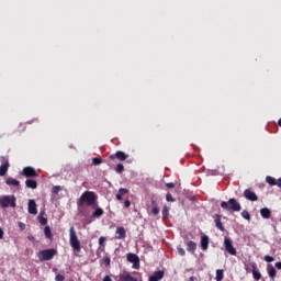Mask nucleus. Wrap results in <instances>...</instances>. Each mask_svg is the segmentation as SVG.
<instances>
[{"label": "nucleus", "mask_w": 281, "mask_h": 281, "mask_svg": "<svg viewBox=\"0 0 281 281\" xmlns=\"http://www.w3.org/2000/svg\"><path fill=\"white\" fill-rule=\"evenodd\" d=\"M98 203V195L93 191H85L78 202V207H85V205H88V207H91V205H95Z\"/></svg>", "instance_id": "f257e3e1"}, {"label": "nucleus", "mask_w": 281, "mask_h": 281, "mask_svg": "<svg viewBox=\"0 0 281 281\" xmlns=\"http://www.w3.org/2000/svg\"><path fill=\"white\" fill-rule=\"evenodd\" d=\"M221 207L223 210H226L227 212H229V210L232 212H240V210H243V206L234 198H231L228 202L226 201L221 202Z\"/></svg>", "instance_id": "f03ea898"}, {"label": "nucleus", "mask_w": 281, "mask_h": 281, "mask_svg": "<svg viewBox=\"0 0 281 281\" xmlns=\"http://www.w3.org/2000/svg\"><path fill=\"white\" fill-rule=\"evenodd\" d=\"M0 207H16V196L14 195H4L0 198Z\"/></svg>", "instance_id": "7ed1b4c3"}, {"label": "nucleus", "mask_w": 281, "mask_h": 281, "mask_svg": "<svg viewBox=\"0 0 281 281\" xmlns=\"http://www.w3.org/2000/svg\"><path fill=\"white\" fill-rule=\"evenodd\" d=\"M69 236H70V247H72L75 251H80L81 250L80 240L78 239V235H76V228H74V226H71L69 229Z\"/></svg>", "instance_id": "20e7f679"}, {"label": "nucleus", "mask_w": 281, "mask_h": 281, "mask_svg": "<svg viewBox=\"0 0 281 281\" xmlns=\"http://www.w3.org/2000/svg\"><path fill=\"white\" fill-rule=\"evenodd\" d=\"M56 254H58V251L54 248L45 249L38 252V258L42 262H45L47 260H52Z\"/></svg>", "instance_id": "39448f33"}, {"label": "nucleus", "mask_w": 281, "mask_h": 281, "mask_svg": "<svg viewBox=\"0 0 281 281\" xmlns=\"http://www.w3.org/2000/svg\"><path fill=\"white\" fill-rule=\"evenodd\" d=\"M0 177H5L10 170V159L5 156H0Z\"/></svg>", "instance_id": "423d86ee"}, {"label": "nucleus", "mask_w": 281, "mask_h": 281, "mask_svg": "<svg viewBox=\"0 0 281 281\" xmlns=\"http://www.w3.org/2000/svg\"><path fill=\"white\" fill-rule=\"evenodd\" d=\"M23 177H26V179H36L38 177V173L36 172V169L34 167H24L22 170Z\"/></svg>", "instance_id": "0eeeda50"}, {"label": "nucleus", "mask_w": 281, "mask_h": 281, "mask_svg": "<svg viewBox=\"0 0 281 281\" xmlns=\"http://www.w3.org/2000/svg\"><path fill=\"white\" fill-rule=\"evenodd\" d=\"M224 247L227 254H229L231 256H236V248H234V245L232 244V239L225 237Z\"/></svg>", "instance_id": "6e6552de"}, {"label": "nucleus", "mask_w": 281, "mask_h": 281, "mask_svg": "<svg viewBox=\"0 0 281 281\" xmlns=\"http://www.w3.org/2000/svg\"><path fill=\"white\" fill-rule=\"evenodd\" d=\"M127 261L133 263V269H139V257L133 252H128Z\"/></svg>", "instance_id": "1a4fd4ad"}, {"label": "nucleus", "mask_w": 281, "mask_h": 281, "mask_svg": "<svg viewBox=\"0 0 281 281\" xmlns=\"http://www.w3.org/2000/svg\"><path fill=\"white\" fill-rule=\"evenodd\" d=\"M250 266H251V269H252L254 280H256V281L261 280L262 273H260V269H258V263L252 262V263H250Z\"/></svg>", "instance_id": "9d476101"}, {"label": "nucleus", "mask_w": 281, "mask_h": 281, "mask_svg": "<svg viewBox=\"0 0 281 281\" xmlns=\"http://www.w3.org/2000/svg\"><path fill=\"white\" fill-rule=\"evenodd\" d=\"M110 159H119V161H126L128 159V155H126V153L122 150H119L114 155H111Z\"/></svg>", "instance_id": "9b49d317"}, {"label": "nucleus", "mask_w": 281, "mask_h": 281, "mask_svg": "<svg viewBox=\"0 0 281 281\" xmlns=\"http://www.w3.org/2000/svg\"><path fill=\"white\" fill-rule=\"evenodd\" d=\"M115 238L117 240H124V238H126V228H124V226L116 227Z\"/></svg>", "instance_id": "f8f14e48"}, {"label": "nucleus", "mask_w": 281, "mask_h": 281, "mask_svg": "<svg viewBox=\"0 0 281 281\" xmlns=\"http://www.w3.org/2000/svg\"><path fill=\"white\" fill-rule=\"evenodd\" d=\"M27 210L29 214H33V216H36V214H38V209L36 207L35 200H29Z\"/></svg>", "instance_id": "ddd939ff"}, {"label": "nucleus", "mask_w": 281, "mask_h": 281, "mask_svg": "<svg viewBox=\"0 0 281 281\" xmlns=\"http://www.w3.org/2000/svg\"><path fill=\"white\" fill-rule=\"evenodd\" d=\"M244 196L247 199V201H258V195L256 192L251 191L250 189H246L244 191Z\"/></svg>", "instance_id": "4468645a"}, {"label": "nucleus", "mask_w": 281, "mask_h": 281, "mask_svg": "<svg viewBox=\"0 0 281 281\" xmlns=\"http://www.w3.org/2000/svg\"><path fill=\"white\" fill-rule=\"evenodd\" d=\"M164 276H165L164 270H158V271L154 272L153 276H150L148 280L149 281L164 280Z\"/></svg>", "instance_id": "2eb2a0df"}, {"label": "nucleus", "mask_w": 281, "mask_h": 281, "mask_svg": "<svg viewBox=\"0 0 281 281\" xmlns=\"http://www.w3.org/2000/svg\"><path fill=\"white\" fill-rule=\"evenodd\" d=\"M207 247H210V237H207V235H204L201 237V249L203 251H207Z\"/></svg>", "instance_id": "dca6fc26"}, {"label": "nucleus", "mask_w": 281, "mask_h": 281, "mask_svg": "<svg viewBox=\"0 0 281 281\" xmlns=\"http://www.w3.org/2000/svg\"><path fill=\"white\" fill-rule=\"evenodd\" d=\"M267 271L269 278H271V280H276V276H278V271L276 270V268L271 265H268Z\"/></svg>", "instance_id": "f3484780"}, {"label": "nucleus", "mask_w": 281, "mask_h": 281, "mask_svg": "<svg viewBox=\"0 0 281 281\" xmlns=\"http://www.w3.org/2000/svg\"><path fill=\"white\" fill-rule=\"evenodd\" d=\"M121 281H139V279L132 277L131 273L124 272L123 274L120 276Z\"/></svg>", "instance_id": "a211bd4d"}, {"label": "nucleus", "mask_w": 281, "mask_h": 281, "mask_svg": "<svg viewBox=\"0 0 281 281\" xmlns=\"http://www.w3.org/2000/svg\"><path fill=\"white\" fill-rule=\"evenodd\" d=\"M25 186H26V188H30L31 190H36L38 188V182H36V180L26 179Z\"/></svg>", "instance_id": "6ab92c4d"}, {"label": "nucleus", "mask_w": 281, "mask_h": 281, "mask_svg": "<svg viewBox=\"0 0 281 281\" xmlns=\"http://www.w3.org/2000/svg\"><path fill=\"white\" fill-rule=\"evenodd\" d=\"M214 223L220 232H225V226H223V223L221 222V215H215Z\"/></svg>", "instance_id": "aec40b11"}, {"label": "nucleus", "mask_w": 281, "mask_h": 281, "mask_svg": "<svg viewBox=\"0 0 281 281\" xmlns=\"http://www.w3.org/2000/svg\"><path fill=\"white\" fill-rule=\"evenodd\" d=\"M5 183L7 186H13L14 188H19V186H21V182L14 178H8Z\"/></svg>", "instance_id": "412c9836"}, {"label": "nucleus", "mask_w": 281, "mask_h": 281, "mask_svg": "<svg viewBox=\"0 0 281 281\" xmlns=\"http://www.w3.org/2000/svg\"><path fill=\"white\" fill-rule=\"evenodd\" d=\"M125 194H128V189H126V188L119 189V192L116 194V201H122V199Z\"/></svg>", "instance_id": "4be33fe9"}, {"label": "nucleus", "mask_w": 281, "mask_h": 281, "mask_svg": "<svg viewBox=\"0 0 281 281\" xmlns=\"http://www.w3.org/2000/svg\"><path fill=\"white\" fill-rule=\"evenodd\" d=\"M187 251H190L191 254H194L196 251V243L190 240L187 243Z\"/></svg>", "instance_id": "5701e85b"}, {"label": "nucleus", "mask_w": 281, "mask_h": 281, "mask_svg": "<svg viewBox=\"0 0 281 281\" xmlns=\"http://www.w3.org/2000/svg\"><path fill=\"white\" fill-rule=\"evenodd\" d=\"M92 216H93V218H100V216H104V210H102V207H97L92 212Z\"/></svg>", "instance_id": "b1692460"}, {"label": "nucleus", "mask_w": 281, "mask_h": 281, "mask_svg": "<svg viewBox=\"0 0 281 281\" xmlns=\"http://www.w3.org/2000/svg\"><path fill=\"white\" fill-rule=\"evenodd\" d=\"M260 215L262 216V218H271V210H269L268 207H263L260 210Z\"/></svg>", "instance_id": "393cba45"}, {"label": "nucleus", "mask_w": 281, "mask_h": 281, "mask_svg": "<svg viewBox=\"0 0 281 281\" xmlns=\"http://www.w3.org/2000/svg\"><path fill=\"white\" fill-rule=\"evenodd\" d=\"M44 234L49 240H52V238L54 237V235L52 234V228L49 226L44 227Z\"/></svg>", "instance_id": "a878e982"}, {"label": "nucleus", "mask_w": 281, "mask_h": 281, "mask_svg": "<svg viewBox=\"0 0 281 281\" xmlns=\"http://www.w3.org/2000/svg\"><path fill=\"white\" fill-rule=\"evenodd\" d=\"M266 181L269 183V186H278V180H276V178L268 176L266 178Z\"/></svg>", "instance_id": "bb28decb"}, {"label": "nucleus", "mask_w": 281, "mask_h": 281, "mask_svg": "<svg viewBox=\"0 0 281 281\" xmlns=\"http://www.w3.org/2000/svg\"><path fill=\"white\" fill-rule=\"evenodd\" d=\"M154 207L151 209V214H154V216H157L159 214V206H157V203L155 201H151Z\"/></svg>", "instance_id": "cd10ccee"}, {"label": "nucleus", "mask_w": 281, "mask_h": 281, "mask_svg": "<svg viewBox=\"0 0 281 281\" xmlns=\"http://www.w3.org/2000/svg\"><path fill=\"white\" fill-rule=\"evenodd\" d=\"M37 221L41 225H47V218L43 216V213L38 215Z\"/></svg>", "instance_id": "c85d7f7f"}, {"label": "nucleus", "mask_w": 281, "mask_h": 281, "mask_svg": "<svg viewBox=\"0 0 281 281\" xmlns=\"http://www.w3.org/2000/svg\"><path fill=\"white\" fill-rule=\"evenodd\" d=\"M223 278H224L223 270H221V269L216 270L215 280H216V281H223Z\"/></svg>", "instance_id": "c756f323"}, {"label": "nucleus", "mask_w": 281, "mask_h": 281, "mask_svg": "<svg viewBox=\"0 0 281 281\" xmlns=\"http://www.w3.org/2000/svg\"><path fill=\"white\" fill-rule=\"evenodd\" d=\"M241 216L245 218V221H251V214H249V211L247 210L241 212Z\"/></svg>", "instance_id": "7c9ffc66"}, {"label": "nucleus", "mask_w": 281, "mask_h": 281, "mask_svg": "<svg viewBox=\"0 0 281 281\" xmlns=\"http://www.w3.org/2000/svg\"><path fill=\"white\" fill-rule=\"evenodd\" d=\"M115 172H117L119 175H122L124 172V165L122 164L116 165Z\"/></svg>", "instance_id": "2f4dec72"}, {"label": "nucleus", "mask_w": 281, "mask_h": 281, "mask_svg": "<svg viewBox=\"0 0 281 281\" xmlns=\"http://www.w3.org/2000/svg\"><path fill=\"white\" fill-rule=\"evenodd\" d=\"M169 212H170V209H168V206H164V209H162V217L164 218H168Z\"/></svg>", "instance_id": "473e14b6"}, {"label": "nucleus", "mask_w": 281, "mask_h": 281, "mask_svg": "<svg viewBox=\"0 0 281 281\" xmlns=\"http://www.w3.org/2000/svg\"><path fill=\"white\" fill-rule=\"evenodd\" d=\"M92 164L93 166H100V164H102V158H98V157L93 158Z\"/></svg>", "instance_id": "72a5a7b5"}, {"label": "nucleus", "mask_w": 281, "mask_h": 281, "mask_svg": "<svg viewBox=\"0 0 281 281\" xmlns=\"http://www.w3.org/2000/svg\"><path fill=\"white\" fill-rule=\"evenodd\" d=\"M166 201H168L169 203H175V198H172V193H167Z\"/></svg>", "instance_id": "f704fd0d"}, {"label": "nucleus", "mask_w": 281, "mask_h": 281, "mask_svg": "<svg viewBox=\"0 0 281 281\" xmlns=\"http://www.w3.org/2000/svg\"><path fill=\"white\" fill-rule=\"evenodd\" d=\"M60 190H61L60 186H55V187H53V189H52V193H53V194H58V192H60Z\"/></svg>", "instance_id": "c9c22d12"}, {"label": "nucleus", "mask_w": 281, "mask_h": 281, "mask_svg": "<svg viewBox=\"0 0 281 281\" xmlns=\"http://www.w3.org/2000/svg\"><path fill=\"white\" fill-rule=\"evenodd\" d=\"M263 260H265L266 262H273V260H276V258H273V257H271V256H269V255H266V256L263 257Z\"/></svg>", "instance_id": "e433bc0d"}, {"label": "nucleus", "mask_w": 281, "mask_h": 281, "mask_svg": "<svg viewBox=\"0 0 281 281\" xmlns=\"http://www.w3.org/2000/svg\"><path fill=\"white\" fill-rule=\"evenodd\" d=\"M104 243H106V237H100L99 238V245L103 246L104 247Z\"/></svg>", "instance_id": "4c0bfd02"}, {"label": "nucleus", "mask_w": 281, "mask_h": 281, "mask_svg": "<svg viewBox=\"0 0 281 281\" xmlns=\"http://www.w3.org/2000/svg\"><path fill=\"white\" fill-rule=\"evenodd\" d=\"M178 254L179 256H186V249L181 248V247H178Z\"/></svg>", "instance_id": "58836bf2"}, {"label": "nucleus", "mask_w": 281, "mask_h": 281, "mask_svg": "<svg viewBox=\"0 0 281 281\" xmlns=\"http://www.w3.org/2000/svg\"><path fill=\"white\" fill-rule=\"evenodd\" d=\"M55 280H56V281H65V276H63V274H56Z\"/></svg>", "instance_id": "ea45409f"}, {"label": "nucleus", "mask_w": 281, "mask_h": 281, "mask_svg": "<svg viewBox=\"0 0 281 281\" xmlns=\"http://www.w3.org/2000/svg\"><path fill=\"white\" fill-rule=\"evenodd\" d=\"M175 182H167L166 183V188H168V189H172V188H175Z\"/></svg>", "instance_id": "a19ab883"}, {"label": "nucleus", "mask_w": 281, "mask_h": 281, "mask_svg": "<svg viewBox=\"0 0 281 281\" xmlns=\"http://www.w3.org/2000/svg\"><path fill=\"white\" fill-rule=\"evenodd\" d=\"M124 207H131V200H125Z\"/></svg>", "instance_id": "79ce46f5"}, {"label": "nucleus", "mask_w": 281, "mask_h": 281, "mask_svg": "<svg viewBox=\"0 0 281 281\" xmlns=\"http://www.w3.org/2000/svg\"><path fill=\"white\" fill-rule=\"evenodd\" d=\"M19 227H20L21 232H23L25 229V225L23 224V222H19Z\"/></svg>", "instance_id": "37998d69"}, {"label": "nucleus", "mask_w": 281, "mask_h": 281, "mask_svg": "<svg viewBox=\"0 0 281 281\" xmlns=\"http://www.w3.org/2000/svg\"><path fill=\"white\" fill-rule=\"evenodd\" d=\"M104 262H105V265L109 267V265H111V258L106 257V258L104 259Z\"/></svg>", "instance_id": "c03bdc74"}, {"label": "nucleus", "mask_w": 281, "mask_h": 281, "mask_svg": "<svg viewBox=\"0 0 281 281\" xmlns=\"http://www.w3.org/2000/svg\"><path fill=\"white\" fill-rule=\"evenodd\" d=\"M274 267H276L277 269H281V261L276 262V263H274Z\"/></svg>", "instance_id": "a18cd8bd"}, {"label": "nucleus", "mask_w": 281, "mask_h": 281, "mask_svg": "<svg viewBox=\"0 0 281 281\" xmlns=\"http://www.w3.org/2000/svg\"><path fill=\"white\" fill-rule=\"evenodd\" d=\"M3 228H0V240H3Z\"/></svg>", "instance_id": "49530a36"}, {"label": "nucleus", "mask_w": 281, "mask_h": 281, "mask_svg": "<svg viewBox=\"0 0 281 281\" xmlns=\"http://www.w3.org/2000/svg\"><path fill=\"white\" fill-rule=\"evenodd\" d=\"M103 281H113V279H111L109 276H105V277L103 278Z\"/></svg>", "instance_id": "de8ad7c7"}, {"label": "nucleus", "mask_w": 281, "mask_h": 281, "mask_svg": "<svg viewBox=\"0 0 281 281\" xmlns=\"http://www.w3.org/2000/svg\"><path fill=\"white\" fill-rule=\"evenodd\" d=\"M277 186H278V188H281V178L278 179Z\"/></svg>", "instance_id": "09e8293b"}, {"label": "nucleus", "mask_w": 281, "mask_h": 281, "mask_svg": "<svg viewBox=\"0 0 281 281\" xmlns=\"http://www.w3.org/2000/svg\"><path fill=\"white\" fill-rule=\"evenodd\" d=\"M189 281H196V277H190Z\"/></svg>", "instance_id": "8fccbe9b"}, {"label": "nucleus", "mask_w": 281, "mask_h": 281, "mask_svg": "<svg viewBox=\"0 0 281 281\" xmlns=\"http://www.w3.org/2000/svg\"><path fill=\"white\" fill-rule=\"evenodd\" d=\"M279 126H281V119L278 121Z\"/></svg>", "instance_id": "3c124183"}, {"label": "nucleus", "mask_w": 281, "mask_h": 281, "mask_svg": "<svg viewBox=\"0 0 281 281\" xmlns=\"http://www.w3.org/2000/svg\"><path fill=\"white\" fill-rule=\"evenodd\" d=\"M29 240H34V237H29Z\"/></svg>", "instance_id": "603ef678"}]
</instances>
